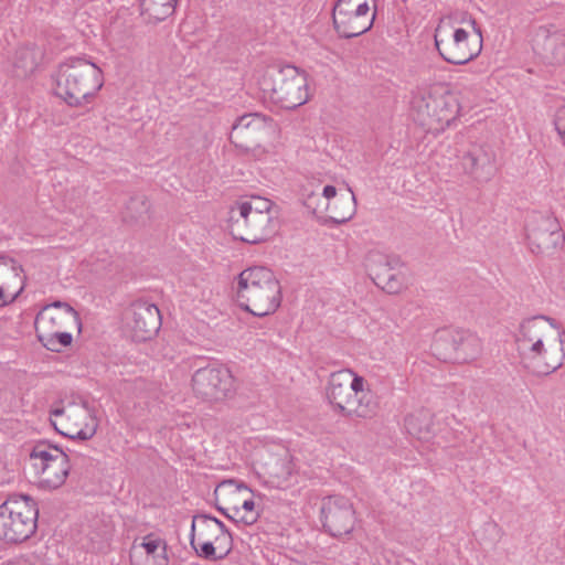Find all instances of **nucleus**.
I'll use <instances>...</instances> for the list:
<instances>
[{
	"instance_id": "32",
	"label": "nucleus",
	"mask_w": 565,
	"mask_h": 565,
	"mask_svg": "<svg viewBox=\"0 0 565 565\" xmlns=\"http://www.w3.org/2000/svg\"><path fill=\"white\" fill-rule=\"evenodd\" d=\"M303 204L310 212H312L316 215L327 210V203L321 199L320 194L315 192L307 195V198L303 201Z\"/></svg>"
},
{
	"instance_id": "20",
	"label": "nucleus",
	"mask_w": 565,
	"mask_h": 565,
	"mask_svg": "<svg viewBox=\"0 0 565 565\" xmlns=\"http://www.w3.org/2000/svg\"><path fill=\"white\" fill-rule=\"evenodd\" d=\"M55 417L66 416L68 420L74 419L75 428L66 433H62L72 439L88 440L97 431L98 423L95 416L92 415L90 411L83 407H67V408H55L51 412Z\"/></svg>"
},
{
	"instance_id": "14",
	"label": "nucleus",
	"mask_w": 565,
	"mask_h": 565,
	"mask_svg": "<svg viewBox=\"0 0 565 565\" xmlns=\"http://www.w3.org/2000/svg\"><path fill=\"white\" fill-rule=\"evenodd\" d=\"M320 513L322 526L331 536L347 535L354 529L355 512L350 500L344 497L324 498Z\"/></svg>"
},
{
	"instance_id": "41",
	"label": "nucleus",
	"mask_w": 565,
	"mask_h": 565,
	"mask_svg": "<svg viewBox=\"0 0 565 565\" xmlns=\"http://www.w3.org/2000/svg\"><path fill=\"white\" fill-rule=\"evenodd\" d=\"M320 196L327 201L326 203L332 202L334 199L339 198L337 196V189L333 185H326Z\"/></svg>"
},
{
	"instance_id": "42",
	"label": "nucleus",
	"mask_w": 565,
	"mask_h": 565,
	"mask_svg": "<svg viewBox=\"0 0 565 565\" xmlns=\"http://www.w3.org/2000/svg\"><path fill=\"white\" fill-rule=\"evenodd\" d=\"M536 317H540L542 318V321L547 326L548 330L551 331L552 329H555V330H559L561 327L559 324L557 323V321L548 316H545V315H537Z\"/></svg>"
},
{
	"instance_id": "13",
	"label": "nucleus",
	"mask_w": 565,
	"mask_h": 565,
	"mask_svg": "<svg viewBox=\"0 0 565 565\" xmlns=\"http://www.w3.org/2000/svg\"><path fill=\"white\" fill-rule=\"evenodd\" d=\"M434 350L440 355L443 350L449 351L444 353L445 360L467 363L479 356L482 345L476 334L458 330L439 335L434 342Z\"/></svg>"
},
{
	"instance_id": "47",
	"label": "nucleus",
	"mask_w": 565,
	"mask_h": 565,
	"mask_svg": "<svg viewBox=\"0 0 565 565\" xmlns=\"http://www.w3.org/2000/svg\"><path fill=\"white\" fill-rule=\"evenodd\" d=\"M237 489L238 490L244 489V490L250 491V489L245 483H243V482L237 484Z\"/></svg>"
},
{
	"instance_id": "1",
	"label": "nucleus",
	"mask_w": 565,
	"mask_h": 565,
	"mask_svg": "<svg viewBox=\"0 0 565 565\" xmlns=\"http://www.w3.org/2000/svg\"><path fill=\"white\" fill-rule=\"evenodd\" d=\"M104 85L102 70L82 57L60 64L55 76V94L71 107H84L95 99Z\"/></svg>"
},
{
	"instance_id": "35",
	"label": "nucleus",
	"mask_w": 565,
	"mask_h": 565,
	"mask_svg": "<svg viewBox=\"0 0 565 565\" xmlns=\"http://www.w3.org/2000/svg\"><path fill=\"white\" fill-rule=\"evenodd\" d=\"M280 466L284 469V472L281 475L278 472L270 473V477L273 478L271 483L277 488H285L288 486L289 477H291V469L284 460H281Z\"/></svg>"
},
{
	"instance_id": "27",
	"label": "nucleus",
	"mask_w": 565,
	"mask_h": 565,
	"mask_svg": "<svg viewBox=\"0 0 565 565\" xmlns=\"http://www.w3.org/2000/svg\"><path fill=\"white\" fill-rule=\"evenodd\" d=\"M199 529V540L212 534L215 529L220 534L231 533L226 525L215 516L207 514H198L193 516L191 531H190V545L194 543V532Z\"/></svg>"
},
{
	"instance_id": "6",
	"label": "nucleus",
	"mask_w": 565,
	"mask_h": 565,
	"mask_svg": "<svg viewBox=\"0 0 565 565\" xmlns=\"http://www.w3.org/2000/svg\"><path fill=\"white\" fill-rule=\"evenodd\" d=\"M39 508L30 495L10 494L0 504V540L19 544L29 540L38 529Z\"/></svg>"
},
{
	"instance_id": "38",
	"label": "nucleus",
	"mask_w": 565,
	"mask_h": 565,
	"mask_svg": "<svg viewBox=\"0 0 565 565\" xmlns=\"http://www.w3.org/2000/svg\"><path fill=\"white\" fill-rule=\"evenodd\" d=\"M61 316H55L52 311L44 309L38 313L36 316V324H52L53 327L58 326L57 319H61Z\"/></svg>"
},
{
	"instance_id": "8",
	"label": "nucleus",
	"mask_w": 565,
	"mask_h": 565,
	"mask_svg": "<svg viewBox=\"0 0 565 565\" xmlns=\"http://www.w3.org/2000/svg\"><path fill=\"white\" fill-rule=\"evenodd\" d=\"M473 32L477 35L475 45L469 43V33L461 28H458L452 33V39H444V26L439 23L435 30V46L440 56L447 63L455 65H463L477 57L482 50V29L472 17L468 18Z\"/></svg>"
},
{
	"instance_id": "2",
	"label": "nucleus",
	"mask_w": 565,
	"mask_h": 565,
	"mask_svg": "<svg viewBox=\"0 0 565 565\" xmlns=\"http://www.w3.org/2000/svg\"><path fill=\"white\" fill-rule=\"evenodd\" d=\"M281 299L280 282L269 268L254 266L238 275L237 301L244 311L255 317H266L277 311Z\"/></svg>"
},
{
	"instance_id": "17",
	"label": "nucleus",
	"mask_w": 565,
	"mask_h": 565,
	"mask_svg": "<svg viewBox=\"0 0 565 565\" xmlns=\"http://www.w3.org/2000/svg\"><path fill=\"white\" fill-rule=\"evenodd\" d=\"M132 565H169L168 544L156 533L136 539L130 548Z\"/></svg>"
},
{
	"instance_id": "36",
	"label": "nucleus",
	"mask_w": 565,
	"mask_h": 565,
	"mask_svg": "<svg viewBox=\"0 0 565 565\" xmlns=\"http://www.w3.org/2000/svg\"><path fill=\"white\" fill-rule=\"evenodd\" d=\"M242 509L248 512V514L239 516L238 522H242L245 525L254 524L258 519V513L253 512L255 509V502L252 499L245 500Z\"/></svg>"
},
{
	"instance_id": "33",
	"label": "nucleus",
	"mask_w": 565,
	"mask_h": 565,
	"mask_svg": "<svg viewBox=\"0 0 565 565\" xmlns=\"http://www.w3.org/2000/svg\"><path fill=\"white\" fill-rule=\"evenodd\" d=\"M44 309H47L50 311H53L54 309H60L62 311V316L66 319H72L76 322L79 321L77 311L67 302L63 301H54L47 306L44 307Z\"/></svg>"
},
{
	"instance_id": "15",
	"label": "nucleus",
	"mask_w": 565,
	"mask_h": 565,
	"mask_svg": "<svg viewBox=\"0 0 565 565\" xmlns=\"http://www.w3.org/2000/svg\"><path fill=\"white\" fill-rule=\"evenodd\" d=\"M159 308L148 300L138 299L129 308L127 327L137 342L150 340L161 328Z\"/></svg>"
},
{
	"instance_id": "30",
	"label": "nucleus",
	"mask_w": 565,
	"mask_h": 565,
	"mask_svg": "<svg viewBox=\"0 0 565 565\" xmlns=\"http://www.w3.org/2000/svg\"><path fill=\"white\" fill-rule=\"evenodd\" d=\"M39 338L43 342V345L52 352H60L62 348L71 345L73 341V335L70 332L61 331H54L46 338L42 335H39Z\"/></svg>"
},
{
	"instance_id": "23",
	"label": "nucleus",
	"mask_w": 565,
	"mask_h": 565,
	"mask_svg": "<svg viewBox=\"0 0 565 565\" xmlns=\"http://www.w3.org/2000/svg\"><path fill=\"white\" fill-rule=\"evenodd\" d=\"M541 337H550V330L542 321V318L533 316L523 319L515 334L516 351L522 348L523 344H530Z\"/></svg>"
},
{
	"instance_id": "11",
	"label": "nucleus",
	"mask_w": 565,
	"mask_h": 565,
	"mask_svg": "<svg viewBox=\"0 0 565 565\" xmlns=\"http://www.w3.org/2000/svg\"><path fill=\"white\" fill-rule=\"evenodd\" d=\"M548 337L535 339L518 350L521 364L531 374L536 376H545L554 373L562 367L565 359L563 349L552 350L551 345H546Z\"/></svg>"
},
{
	"instance_id": "9",
	"label": "nucleus",
	"mask_w": 565,
	"mask_h": 565,
	"mask_svg": "<svg viewBox=\"0 0 565 565\" xmlns=\"http://www.w3.org/2000/svg\"><path fill=\"white\" fill-rule=\"evenodd\" d=\"M230 232L235 239L248 244H259L276 233V223L271 214L243 213L232 207Z\"/></svg>"
},
{
	"instance_id": "24",
	"label": "nucleus",
	"mask_w": 565,
	"mask_h": 565,
	"mask_svg": "<svg viewBox=\"0 0 565 565\" xmlns=\"http://www.w3.org/2000/svg\"><path fill=\"white\" fill-rule=\"evenodd\" d=\"M371 275L375 285L388 294H397L403 288L401 275L391 270L381 258L379 259V265L371 267Z\"/></svg>"
},
{
	"instance_id": "49",
	"label": "nucleus",
	"mask_w": 565,
	"mask_h": 565,
	"mask_svg": "<svg viewBox=\"0 0 565 565\" xmlns=\"http://www.w3.org/2000/svg\"><path fill=\"white\" fill-rule=\"evenodd\" d=\"M234 481L233 480H227V481H223L222 484H225V483H233Z\"/></svg>"
},
{
	"instance_id": "39",
	"label": "nucleus",
	"mask_w": 565,
	"mask_h": 565,
	"mask_svg": "<svg viewBox=\"0 0 565 565\" xmlns=\"http://www.w3.org/2000/svg\"><path fill=\"white\" fill-rule=\"evenodd\" d=\"M358 3H361L359 0H338L333 7L332 13H337V11H354Z\"/></svg>"
},
{
	"instance_id": "34",
	"label": "nucleus",
	"mask_w": 565,
	"mask_h": 565,
	"mask_svg": "<svg viewBox=\"0 0 565 565\" xmlns=\"http://www.w3.org/2000/svg\"><path fill=\"white\" fill-rule=\"evenodd\" d=\"M550 41L555 44V47L552 51L554 61L556 63L565 62V36L563 34L555 33Z\"/></svg>"
},
{
	"instance_id": "16",
	"label": "nucleus",
	"mask_w": 565,
	"mask_h": 565,
	"mask_svg": "<svg viewBox=\"0 0 565 565\" xmlns=\"http://www.w3.org/2000/svg\"><path fill=\"white\" fill-rule=\"evenodd\" d=\"M267 129V120L257 113L244 114L232 126L230 141L244 151L259 147Z\"/></svg>"
},
{
	"instance_id": "29",
	"label": "nucleus",
	"mask_w": 565,
	"mask_h": 565,
	"mask_svg": "<svg viewBox=\"0 0 565 565\" xmlns=\"http://www.w3.org/2000/svg\"><path fill=\"white\" fill-rule=\"evenodd\" d=\"M274 203L265 198L254 196L250 201L237 203L235 207L243 211V213H257V214H271Z\"/></svg>"
},
{
	"instance_id": "3",
	"label": "nucleus",
	"mask_w": 565,
	"mask_h": 565,
	"mask_svg": "<svg viewBox=\"0 0 565 565\" xmlns=\"http://www.w3.org/2000/svg\"><path fill=\"white\" fill-rule=\"evenodd\" d=\"M365 380L350 369L330 374L326 397L335 414L348 418H371L377 404L364 391Z\"/></svg>"
},
{
	"instance_id": "44",
	"label": "nucleus",
	"mask_w": 565,
	"mask_h": 565,
	"mask_svg": "<svg viewBox=\"0 0 565 565\" xmlns=\"http://www.w3.org/2000/svg\"><path fill=\"white\" fill-rule=\"evenodd\" d=\"M136 205H141V213L147 212L148 207H149L147 205L146 201L139 200V199H131L127 209L130 210V209L135 207Z\"/></svg>"
},
{
	"instance_id": "12",
	"label": "nucleus",
	"mask_w": 565,
	"mask_h": 565,
	"mask_svg": "<svg viewBox=\"0 0 565 565\" xmlns=\"http://www.w3.org/2000/svg\"><path fill=\"white\" fill-rule=\"evenodd\" d=\"M192 388L204 401H221L234 388V379L224 365L200 367L192 376Z\"/></svg>"
},
{
	"instance_id": "45",
	"label": "nucleus",
	"mask_w": 565,
	"mask_h": 565,
	"mask_svg": "<svg viewBox=\"0 0 565 565\" xmlns=\"http://www.w3.org/2000/svg\"><path fill=\"white\" fill-rule=\"evenodd\" d=\"M558 331V348L564 350V343H565V330L559 329Z\"/></svg>"
},
{
	"instance_id": "43",
	"label": "nucleus",
	"mask_w": 565,
	"mask_h": 565,
	"mask_svg": "<svg viewBox=\"0 0 565 565\" xmlns=\"http://www.w3.org/2000/svg\"><path fill=\"white\" fill-rule=\"evenodd\" d=\"M217 510H218V511H220V512H221L225 518H227L228 520L234 521V522H238V519H236V516H237V515L239 514V512H241V509H239V508L234 507V508L232 509V511L234 512L233 514H230V513L227 512V510H226V509L221 508V507H217Z\"/></svg>"
},
{
	"instance_id": "37",
	"label": "nucleus",
	"mask_w": 565,
	"mask_h": 565,
	"mask_svg": "<svg viewBox=\"0 0 565 565\" xmlns=\"http://www.w3.org/2000/svg\"><path fill=\"white\" fill-rule=\"evenodd\" d=\"M554 126L557 134L562 137L565 142V103L559 106L556 110L554 118Z\"/></svg>"
},
{
	"instance_id": "25",
	"label": "nucleus",
	"mask_w": 565,
	"mask_h": 565,
	"mask_svg": "<svg viewBox=\"0 0 565 565\" xmlns=\"http://www.w3.org/2000/svg\"><path fill=\"white\" fill-rule=\"evenodd\" d=\"M371 275L375 285L388 294H397L403 288L401 275L391 270L381 258L379 259V265L371 267Z\"/></svg>"
},
{
	"instance_id": "21",
	"label": "nucleus",
	"mask_w": 565,
	"mask_h": 565,
	"mask_svg": "<svg viewBox=\"0 0 565 565\" xmlns=\"http://www.w3.org/2000/svg\"><path fill=\"white\" fill-rule=\"evenodd\" d=\"M434 415L427 408H419L404 418V428L408 435L418 440H429L433 437Z\"/></svg>"
},
{
	"instance_id": "31",
	"label": "nucleus",
	"mask_w": 565,
	"mask_h": 565,
	"mask_svg": "<svg viewBox=\"0 0 565 565\" xmlns=\"http://www.w3.org/2000/svg\"><path fill=\"white\" fill-rule=\"evenodd\" d=\"M214 541L216 543L215 547L217 561L225 559L234 546L232 533L217 534L214 536Z\"/></svg>"
},
{
	"instance_id": "26",
	"label": "nucleus",
	"mask_w": 565,
	"mask_h": 565,
	"mask_svg": "<svg viewBox=\"0 0 565 565\" xmlns=\"http://www.w3.org/2000/svg\"><path fill=\"white\" fill-rule=\"evenodd\" d=\"M141 14L148 22L158 23L173 14L178 0H139Z\"/></svg>"
},
{
	"instance_id": "7",
	"label": "nucleus",
	"mask_w": 565,
	"mask_h": 565,
	"mask_svg": "<svg viewBox=\"0 0 565 565\" xmlns=\"http://www.w3.org/2000/svg\"><path fill=\"white\" fill-rule=\"evenodd\" d=\"M30 461L43 490L61 488L70 473V457L62 448L47 441L36 443L30 451Z\"/></svg>"
},
{
	"instance_id": "19",
	"label": "nucleus",
	"mask_w": 565,
	"mask_h": 565,
	"mask_svg": "<svg viewBox=\"0 0 565 565\" xmlns=\"http://www.w3.org/2000/svg\"><path fill=\"white\" fill-rule=\"evenodd\" d=\"M465 172L477 182H488L495 173V156L493 151L482 145H472L461 157Z\"/></svg>"
},
{
	"instance_id": "4",
	"label": "nucleus",
	"mask_w": 565,
	"mask_h": 565,
	"mask_svg": "<svg viewBox=\"0 0 565 565\" xmlns=\"http://www.w3.org/2000/svg\"><path fill=\"white\" fill-rule=\"evenodd\" d=\"M413 118L429 131H441L449 127L460 113L455 94L436 88L418 87L411 99Z\"/></svg>"
},
{
	"instance_id": "18",
	"label": "nucleus",
	"mask_w": 565,
	"mask_h": 565,
	"mask_svg": "<svg viewBox=\"0 0 565 565\" xmlns=\"http://www.w3.org/2000/svg\"><path fill=\"white\" fill-rule=\"evenodd\" d=\"M370 7L366 1L358 3L354 11H337L332 13L335 31L341 38L352 39L367 32L374 21V15L369 17Z\"/></svg>"
},
{
	"instance_id": "5",
	"label": "nucleus",
	"mask_w": 565,
	"mask_h": 565,
	"mask_svg": "<svg viewBox=\"0 0 565 565\" xmlns=\"http://www.w3.org/2000/svg\"><path fill=\"white\" fill-rule=\"evenodd\" d=\"M260 87L285 109H296L310 97L306 72L291 64L270 66L260 81Z\"/></svg>"
},
{
	"instance_id": "22",
	"label": "nucleus",
	"mask_w": 565,
	"mask_h": 565,
	"mask_svg": "<svg viewBox=\"0 0 565 565\" xmlns=\"http://www.w3.org/2000/svg\"><path fill=\"white\" fill-rule=\"evenodd\" d=\"M350 191L348 195H340L334 201L327 203L326 209L329 211L328 221L335 225L349 222L356 212V201L354 193Z\"/></svg>"
},
{
	"instance_id": "48",
	"label": "nucleus",
	"mask_w": 565,
	"mask_h": 565,
	"mask_svg": "<svg viewBox=\"0 0 565 565\" xmlns=\"http://www.w3.org/2000/svg\"><path fill=\"white\" fill-rule=\"evenodd\" d=\"M545 38H547V41H548V42H547V45H552L553 43H551V41H550V40H551L553 36H548V34H545Z\"/></svg>"
},
{
	"instance_id": "40",
	"label": "nucleus",
	"mask_w": 565,
	"mask_h": 565,
	"mask_svg": "<svg viewBox=\"0 0 565 565\" xmlns=\"http://www.w3.org/2000/svg\"><path fill=\"white\" fill-rule=\"evenodd\" d=\"M379 258L383 260V263L390 267L391 270L395 273L398 268L403 266V263L398 256H381Z\"/></svg>"
},
{
	"instance_id": "10",
	"label": "nucleus",
	"mask_w": 565,
	"mask_h": 565,
	"mask_svg": "<svg viewBox=\"0 0 565 565\" xmlns=\"http://www.w3.org/2000/svg\"><path fill=\"white\" fill-rule=\"evenodd\" d=\"M526 237L535 254L553 255L562 248L565 235L552 214L534 213L526 226Z\"/></svg>"
},
{
	"instance_id": "28",
	"label": "nucleus",
	"mask_w": 565,
	"mask_h": 565,
	"mask_svg": "<svg viewBox=\"0 0 565 565\" xmlns=\"http://www.w3.org/2000/svg\"><path fill=\"white\" fill-rule=\"evenodd\" d=\"M191 547L195 551L196 555L201 558L217 562L216 557V547L214 542L210 539V534L207 536L199 540V532H194V543Z\"/></svg>"
},
{
	"instance_id": "46",
	"label": "nucleus",
	"mask_w": 565,
	"mask_h": 565,
	"mask_svg": "<svg viewBox=\"0 0 565 565\" xmlns=\"http://www.w3.org/2000/svg\"><path fill=\"white\" fill-rule=\"evenodd\" d=\"M9 301L6 299L4 297V290L3 288L0 286V306H4L7 305Z\"/></svg>"
}]
</instances>
